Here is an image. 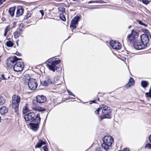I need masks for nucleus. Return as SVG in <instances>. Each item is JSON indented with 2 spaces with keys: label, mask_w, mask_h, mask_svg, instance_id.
<instances>
[{
  "label": "nucleus",
  "mask_w": 151,
  "mask_h": 151,
  "mask_svg": "<svg viewBox=\"0 0 151 151\" xmlns=\"http://www.w3.org/2000/svg\"><path fill=\"white\" fill-rule=\"evenodd\" d=\"M52 59H53V58H50L47 61V63L49 64H47V66L50 70L54 72L55 70L57 69V67L53 64L52 62Z\"/></svg>",
  "instance_id": "6e6552de"
},
{
  "label": "nucleus",
  "mask_w": 151,
  "mask_h": 151,
  "mask_svg": "<svg viewBox=\"0 0 151 151\" xmlns=\"http://www.w3.org/2000/svg\"><path fill=\"white\" fill-rule=\"evenodd\" d=\"M145 148H147L149 149H151V144L148 143L145 146Z\"/></svg>",
  "instance_id": "2f4dec72"
},
{
  "label": "nucleus",
  "mask_w": 151,
  "mask_h": 151,
  "mask_svg": "<svg viewBox=\"0 0 151 151\" xmlns=\"http://www.w3.org/2000/svg\"><path fill=\"white\" fill-rule=\"evenodd\" d=\"M37 110L39 111H45V109H37Z\"/></svg>",
  "instance_id": "37998d69"
},
{
  "label": "nucleus",
  "mask_w": 151,
  "mask_h": 151,
  "mask_svg": "<svg viewBox=\"0 0 151 151\" xmlns=\"http://www.w3.org/2000/svg\"><path fill=\"white\" fill-rule=\"evenodd\" d=\"M110 45L114 49L119 50L121 48L120 44L119 42H116L115 41H111L110 42Z\"/></svg>",
  "instance_id": "9b49d317"
},
{
  "label": "nucleus",
  "mask_w": 151,
  "mask_h": 151,
  "mask_svg": "<svg viewBox=\"0 0 151 151\" xmlns=\"http://www.w3.org/2000/svg\"><path fill=\"white\" fill-rule=\"evenodd\" d=\"M134 47L135 49L137 50H140L145 47V45L142 42H139L137 41L134 42Z\"/></svg>",
  "instance_id": "f8f14e48"
},
{
  "label": "nucleus",
  "mask_w": 151,
  "mask_h": 151,
  "mask_svg": "<svg viewBox=\"0 0 151 151\" xmlns=\"http://www.w3.org/2000/svg\"><path fill=\"white\" fill-rule=\"evenodd\" d=\"M6 45L8 47H12L13 46L14 44L12 41H9L6 42Z\"/></svg>",
  "instance_id": "5701e85b"
},
{
  "label": "nucleus",
  "mask_w": 151,
  "mask_h": 151,
  "mask_svg": "<svg viewBox=\"0 0 151 151\" xmlns=\"http://www.w3.org/2000/svg\"><path fill=\"white\" fill-rule=\"evenodd\" d=\"M6 0H0V5H1L3 2L5 1Z\"/></svg>",
  "instance_id": "c03bdc74"
},
{
  "label": "nucleus",
  "mask_w": 151,
  "mask_h": 151,
  "mask_svg": "<svg viewBox=\"0 0 151 151\" xmlns=\"http://www.w3.org/2000/svg\"><path fill=\"white\" fill-rule=\"evenodd\" d=\"M146 96L147 97H150L151 98V86L149 90V92L146 93Z\"/></svg>",
  "instance_id": "a878e982"
},
{
  "label": "nucleus",
  "mask_w": 151,
  "mask_h": 151,
  "mask_svg": "<svg viewBox=\"0 0 151 151\" xmlns=\"http://www.w3.org/2000/svg\"><path fill=\"white\" fill-rule=\"evenodd\" d=\"M36 100L38 102L42 103L46 101V99L43 96L38 95L36 97Z\"/></svg>",
  "instance_id": "ddd939ff"
},
{
  "label": "nucleus",
  "mask_w": 151,
  "mask_h": 151,
  "mask_svg": "<svg viewBox=\"0 0 151 151\" xmlns=\"http://www.w3.org/2000/svg\"><path fill=\"white\" fill-rule=\"evenodd\" d=\"M103 143L101 144L102 148L107 151L110 148L114 142L113 138L110 136H105L103 138Z\"/></svg>",
  "instance_id": "f257e3e1"
},
{
  "label": "nucleus",
  "mask_w": 151,
  "mask_h": 151,
  "mask_svg": "<svg viewBox=\"0 0 151 151\" xmlns=\"http://www.w3.org/2000/svg\"><path fill=\"white\" fill-rule=\"evenodd\" d=\"M28 85L30 89L35 90L37 88L38 84L35 79L30 78L28 83Z\"/></svg>",
  "instance_id": "423d86ee"
},
{
  "label": "nucleus",
  "mask_w": 151,
  "mask_h": 151,
  "mask_svg": "<svg viewBox=\"0 0 151 151\" xmlns=\"http://www.w3.org/2000/svg\"><path fill=\"white\" fill-rule=\"evenodd\" d=\"M28 111V109H27V107L26 106L23 109V112L24 114H25L26 112Z\"/></svg>",
  "instance_id": "f704fd0d"
},
{
  "label": "nucleus",
  "mask_w": 151,
  "mask_h": 151,
  "mask_svg": "<svg viewBox=\"0 0 151 151\" xmlns=\"http://www.w3.org/2000/svg\"><path fill=\"white\" fill-rule=\"evenodd\" d=\"M21 59V58H18L15 56L9 57L6 60V65L7 67L9 68H12L14 63L17 60Z\"/></svg>",
  "instance_id": "39448f33"
},
{
  "label": "nucleus",
  "mask_w": 151,
  "mask_h": 151,
  "mask_svg": "<svg viewBox=\"0 0 151 151\" xmlns=\"http://www.w3.org/2000/svg\"><path fill=\"white\" fill-rule=\"evenodd\" d=\"M99 98L98 97H97L96 99V100L99 101Z\"/></svg>",
  "instance_id": "864d4df0"
},
{
  "label": "nucleus",
  "mask_w": 151,
  "mask_h": 151,
  "mask_svg": "<svg viewBox=\"0 0 151 151\" xmlns=\"http://www.w3.org/2000/svg\"><path fill=\"white\" fill-rule=\"evenodd\" d=\"M111 112V110L109 107L105 106L104 107L102 110L103 115L100 117L101 121L105 118H111L110 114Z\"/></svg>",
  "instance_id": "20e7f679"
},
{
  "label": "nucleus",
  "mask_w": 151,
  "mask_h": 151,
  "mask_svg": "<svg viewBox=\"0 0 151 151\" xmlns=\"http://www.w3.org/2000/svg\"><path fill=\"white\" fill-rule=\"evenodd\" d=\"M21 101L20 97L17 95H14L12 97V105L13 108L15 109L16 113H19V106Z\"/></svg>",
  "instance_id": "f03ea898"
},
{
  "label": "nucleus",
  "mask_w": 151,
  "mask_h": 151,
  "mask_svg": "<svg viewBox=\"0 0 151 151\" xmlns=\"http://www.w3.org/2000/svg\"><path fill=\"white\" fill-rule=\"evenodd\" d=\"M131 26H129V27H128V29H130V28H131Z\"/></svg>",
  "instance_id": "6e6d98bb"
},
{
  "label": "nucleus",
  "mask_w": 151,
  "mask_h": 151,
  "mask_svg": "<svg viewBox=\"0 0 151 151\" xmlns=\"http://www.w3.org/2000/svg\"><path fill=\"white\" fill-rule=\"evenodd\" d=\"M24 65L23 63L21 62H17L14 66L13 69L14 71L20 72L24 68Z\"/></svg>",
  "instance_id": "0eeeda50"
},
{
  "label": "nucleus",
  "mask_w": 151,
  "mask_h": 151,
  "mask_svg": "<svg viewBox=\"0 0 151 151\" xmlns=\"http://www.w3.org/2000/svg\"><path fill=\"white\" fill-rule=\"evenodd\" d=\"M42 84L45 86H47L48 85V83L47 81H45L42 83Z\"/></svg>",
  "instance_id": "c756f323"
},
{
  "label": "nucleus",
  "mask_w": 151,
  "mask_h": 151,
  "mask_svg": "<svg viewBox=\"0 0 151 151\" xmlns=\"http://www.w3.org/2000/svg\"><path fill=\"white\" fill-rule=\"evenodd\" d=\"M45 143L43 141H42L40 139L39 140V142L35 146V148H40L41 146L44 145H45Z\"/></svg>",
  "instance_id": "f3484780"
},
{
  "label": "nucleus",
  "mask_w": 151,
  "mask_h": 151,
  "mask_svg": "<svg viewBox=\"0 0 151 151\" xmlns=\"http://www.w3.org/2000/svg\"><path fill=\"white\" fill-rule=\"evenodd\" d=\"M1 57L0 56V61H1Z\"/></svg>",
  "instance_id": "4d7b16f0"
},
{
  "label": "nucleus",
  "mask_w": 151,
  "mask_h": 151,
  "mask_svg": "<svg viewBox=\"0 0 151 151\" xmlns=\"http://www.w3.org/2000/svg\"><path fill=\"white\" fill-rule=\"evenodd\" d=\"M134 84V81L133 78H130L129 79V82L126 84L125 88L127 89L133 86Z\"/></svg>",
  "instance_id": "4468645a"
},
{
  "label": "nucleus",
  "mask_w": 151,
  "mask_h": 151,
  "mask_svg": "<svg viewBox=\"0 0 151 151\" xmlns=\"http://www.w3.org/2000/svg\"><path fill=\"white\" fill-rule=\"evenodd\" d=\"M102 108L101 107H99L98 109L96 110L95 111V114H99V112L100 111L102 110Z\"/></svg>",
  "instance_id": "cd10ccee"
},
{
  "label": "nucleus",
  "mask_w": 151,
  "mask_h": 151,
  "mask_svg": "<svg viewBox=\"0 0 151 151\" xmlns=\"http://www.w3.org/2000/svg\"><path fill=\"white\" fill-rule=\"evenodd\" d=\"M149 139L150 142L151 143V134L150 136L149 137Z\"/></svg>",
  "instance_id": "8fccbe9b"
},
{
  "label": "nucleus",
  "mask_w": 151,
  "mask_h": 151,
  "mask_svg": "<svg viewBox=\"0 0 151 151\" xmlns=\"http://www.w3.org/2000/svg\"><path fill=\"white\" fill-rule=\"evenodd\" d=\"M95 151H102L100 147H98L96 148Z\"/></svg>",
  "instance_id": "a18cd8bd"
},
{
  "label": "nucleus",
  "mask_w": 151,
  "mask_h": 151,
  "mask_svg": "<svg viewBox=\"0 0 151 151\" xmlns=\"http://www.w3.org/2000/svg\"><path fill=\"white\" fill-rule=\"evenodd\" d=\"M40 120L41 118L40 117V114H38L32 120L33 122H35L37 123H32L29 124V125L32 130L36 131L38 130L39 125V123L40 122Z\"/></svg>",
  "instance_id": "7ed1b4c3"
},
{
  "label": "nucleus",
  "mask_w": 151,
  "mask_h": 151,
  "mask_svg": "<svg viewBox=\"0 0 151 151\" xmlns=\"http://www.w3.org/2000/svg\"><path fill=\"white\" fill-rule=\"evenodd\" d=\"M136 36H137V32L132 30L131 33L128 36L127 40L130 42H133L135 40Z\"/></svg>",
  "instance_id": "1a4fd4ad"
},
{
  "label": "nucleus",
  "mask_w": 151,
  "mask_h": 151,
  "mask_svg": "<svg viewBox=\"0 0 151 151\" xmlns=\"http://www.w3.org/2000/svg\"><path fill=\"white\" fill-rule=\"evenodd\" d=\"M35 116V114L33 112H30L25 115L24 116V119L27 121H32L34 119Z\"/></svg>",
  "instance_id": "9d476101"
},
{
  "label": "nucleus",
  "mask_w": 151,
  "mask_h": 151,
  "mask_svg": "<svg viewBox=\"0 0 151 151\" xmlns=\"http://www.w3.org/2000/svg\"><path fill=\"white\" fill-rule=\"evenodd\" d=\"M142 25L144 26L145 27H147V24L143 23Z\"/></svg>",
  "instance_id": "603ef678"
},
{
  "label": "nucleus",
  "mask_w": 151,
  "mask_h": 151,
  "mask_svg": "<svg viewBox=\"0 0 151 151\" xmlns=\"http://www.w3.org/2000/svg\"><path fill=\"white\" fill-rule=\"evenodd\" d=\"M68 92L69 93V94L70 96H75L74 95H73L72 93L70 92L69 91H68Z\"/></svg>",
  "instance_id": "ea45409f"
},
{
  "label": "nucleus",
  "mask_w": 151,
  "mask_h": 151,
  "mask_svg": "<svg viewBox=\"0 0 151 151\" xmlns=\"http://www.w3.org/2000/svg\"><path fill=\"white\" fill-rule=\"evenodd\" d=\"M8 111V109L5 106H2L0 109V113L1 114L4 115L7 113Z\"/></svg>",
  "instance_id": "dca6fc26"
},
{
  "label": "nucleus",
  "mask_w": 151,
  "mask_h": 151,
  "mask_svg": "<svg viewBox=\"0 0 151 151\" xmlns=\"http://www.w3.org/2000/svg\"><path fill=\"white\" fill-rule=\"evenodd\" d=\"M5 102V100L2 97L0 96V105H2Z\"/></svg>",
  "instance_id": "b1692460"
},
{
  "label": "nucleus",
  "mask_w": 151,
  "mask_h": 151,
  "mask_svg": "<svg viewBox=\"0 0 151 151\" xmlns=\"http://www.w3.org/2000/svg\"><path fill=\"white\" fill-rule=\"evenodd\" d=\"M60 19L63 21H65L66 20V19L64 15L63 14H60Z\"/></svg>",
  "instance_id": "393cba45"
},
{
  "label": "nucleus",
  "mask_w": 151,
  "mask_h": 151,
  "mask_svg": "<svg viewBox=\"0 0 151 151\" xmlns=\"http://www.w3.org/2000/svg\"><path fill=\"white\" fill-rule=\"evenodd\" d=\"M24 9L21 6L18 7L16 12L17 17H19L22 15L24 12Z\"/></svg>",
  "instance_id": "2eb2a0df"
},
{
  "label": "nucleus",
  "mask_w": 151,
  "mask_h": 151,
  "mask_svg": "<svg viewBox=\"0 0 151 151\" xmlns=\"http://www.w3.org/2000/svg\"><path fill=\"white\" fill-rule=\"evenodd\" d=\"M24 27V24H20V26H19V28H22Z\"/></svg>",
  "instance_id": "09e8293b"
},
{
  "label": "nucleus",
  "mask_w": 151,
  "mask_h": 151,
  "mask_svg": "<svg viewBox=\"0 0 151 151\" xmlns=\"http://www.w3.org/2000/svg\"><path fill=\"white\" fill-rule=\"evenodd\" d=\"M2 80V79L1 78H0V82Z\"/></svg>",
  "instance_id": "5fc2aeb1"
},
{
  "label": "nucleus",
  "mask_w": 151,
  "mask_h": 151,
  "mask_svg": "<svg viewBox=\"0 0 151 151\" xmlns=\"http://www.w3.org/2000/svg\"><path fill=\"white\" fill-rule=\"evenodd\" d=\"M79 17H75L72 20L71 24H76L78 23Z\"/></svg>",
  "instance_id": "a211bd4d"
},
{
  "label": "nucleus",
  "mask_w": 151,
  "mask_h": 151,
  "mask_svg": "<svg viewBox=\"0 0 151 151\" xmlns=\"http://www.w3.org/2000/svg\"><path fill=\"white\" fill-rule=\"evenodd\" d=\"M141 84L142 87L144 88H146L148 85L147 82L145 81H141Z\"/></svg>",
  "instance_id": "4be33fe9"
},
{
  "label": "nucleus",
  "mask_w": 151,
  "mask_h": 151,
  "mask_svg": "<svg viewBox=\"0 0 151 151\" xmlns=\"http://www.w3.org/2000/svg\"><path fill=\"white\" fill-rule=\"evenodd\" d=\"M59 10L62 13H64L65 12V9L63 7H60L59 9Z\"/></svg>",
  "instance_id": "c85d7f7f"
},
{
  "label": "nucleus",
  "mask_w": 151,
  "mask_h": 151,
  "mask_svg": "<svg viewBox=\"0 0 151 151\" xmlns=\"http://www.w3.org/2000/svg\"><path fill=\"white\" fill-rule=\"evenodd\" d=\"M95 103V100L91 101L90 102V104H92V103Z\"/></svg>",
  "instance_id": "3c124183"
},
{
  "label": "nucleus",
  "mask_w": 151,
  "mask_h": 151,
  "mask_svg": "<svg viewBox=\"0 0 151 151\" xmlns=\"http://www.w3.org/2000/svg\"><path fill=\"white\" fill-rule=\"evenodd\" d=\"M31 15V13H28L27 16V18H28L29 17H30Z\"/></svg>",
  "instance_id": "49530a36"
},
{
  "label": "nucleus",
  "mask_w": 151,
  "mask_h": 151,
  "mask_svg": "<svg viewBox=\"0 0 151 151\" xmlns=\"http://www.w3.org/2000/svg\"><path fill=\"white\" fill-rule=\"evenodd\" d=\"M137 22L140 24L143 25V23L141 21L139 20H137Z\"/></svg>",
  "instance_id": "58836bf2"
},
{
  "label": "nucleus",
  "mask_w": 151,
  "mask_h": 151,
  "mask_svg": "<svg viewBox=\"0 0 151 151\" xmlns=\"http://www.w3.org/2000/svg\"><path fill=\"white\" fill-rule=\"evenodd\" d=\"M129 149L127 148L124 149L122 150H119L118 151H129Z\"/></svg>",
  "instance_id": "a19ab883"
},
{
  "label": "nucleus",
  "mask_w": 151,
  "mask_h": 151,
  "mask_svg": "<svg viewBox=\"0 0 151 151\" xmlns=\"http://www.w3.org/2000/svg\"><path fill=\"white\" fill-rule=\"evenodd\" d=\"M14 36L16 37H19V36L20 35V33H19L18 32L16 31L14 32Z\"/></svg>",
  "instance_id": "473e14b6"
},
{
  "label": "nucleus",
  "mask_w": 151,
  "mask_h": 151,
  "mask_svg": "<svg viewBox=\"0 0 151 151\" xmlns=\"http://www.w3.org/2000/svg\"><path fill=\"white\" fill-rule=\"evenodd\" d=\"M76 24H71L70 27L73 29H76V26H75Z\"/></svg>",
  "instance_id": "c9c22d12"
},
{
  "label": "nucleus",
  "mask_w": 151,
  "mask_h": 151,
  "mask_svg": "<svg viewBox=\"0 0 151 151\" xmlns=\"http://www.w3.org/2000/svg\"><path fill=\"white\" fill-rule=\"evenodd\" d=\"M16 55H17L18 56H20L21 55V53H19L18 52H16Z\"/></svg>",
  "instance_id": "de8ad7c7"
},
{
  "label": "nucleus",
  "mask_w": 151,
  "mask_h": 151,
  "mask_svg": "<svg viewBox=\"0 0 151 151\" xmlns=\"http://www.w3.org/2000/svg\"><path fill=\"white\" fill-rule=\"evenodd\" d=\"M9 31V29L8 27H7L5 29L4 36H6V35L7 33Z\"/></svg>",
  "instance_id": "72a5a7b5"
},
{
  "label": "nucleus",
  "mask_w": 151,
  "mask_h": 151,
  "mask_svg": "<svg viewBox=\"0 0 151 151\" xmlns=\"http://www.w3.org/2000/svg\"><path fill=\"white\" fill-rule=\"evenodd\" d=\"M40 12L41 13L42 15V16H43V15H44V12L42 10H40Z\"/></svg>",
  "instance_id": "79ce46f5"
},
{
  "label": "nucleus",
  "mask_w": 151,
  "mask_h": 151,
  "mask_svg": "<svg viewBox=\"0 0 151 151\" xmlns=\"http://www.w3.org/2000/svg\"><path fill=\"white\" fill-rule=\"evenodd\" d=\"M15 7H11L9 9V12L12 17L14 16L15 13Z\"/></svg>",
  "instance_id": "6ab92c4d"
},
{
  "label": "nucleus",
  "mask_w": 151,
  "mask_h": 151,
  "mask_svg": "<svg viewBox=\"0 0 151 151\" xmlns=\"http://www.w3.org/2000/svg\"><path fill=\"white\" fill-rule=\"evenodd\" d=\"M46 80L47 81L48 84H53L55 83L54 79L49 77H47L46 78Z\"/></svg>",
  "instance_id": "aec40b11"
},
{
  "label": "nucleus",
  "mask_w": 151,
  "mask_h": 151,
  "mask_svg": "<svg viewBox=\"0 0 151 151\" xmlns=\"http://www.w3.org/2000/svg\"><path fill=\"white\" fill-rule=\"evenodd\" d=\"M1 78L2 80H5L9 79L10 78V77L9 75H7L6 73H5L1 75Z\"/></svg>",
  "instance_id": "412c9836"
},
{
  "label": "nucleus",
  "mask_w": 151,
  "mask_h": 151,
  "mask_svg": "<svg viewBox=\"0 0 151 151\" xmlns=\"http://www.w3.org/2000/svg\"><path fill=\"white\" fill-rule=\"evenodd\" d=\"M43 149L44 151H48V148L46 146H44L43 147Z\"/></svg>",
  "instance_id": "4c0bfd02"
},
{
  "label": "nucleus",
  "mask_w": 151,
  "mask_h": 151,
  "mask_svg": "<svg viewBox=\"0 0 151 151\" xmlns=\"http://www.w3.org/2000/svg\"><path fill=\"white\" fill-rule=\"evenodd\" d=\"M144 32L146 33V34H144L143 35H151L150 32L148 30L146 29H144L143 31Z\"/></svg>",
  "instance_id": "7c9ffc66"
},
{
  "label": "nucleus",
  "mask_w": 151,
  "mask_h": 151,
  "mask_svg": "<svg viewBox=\"0 0 151 151\" xmlns=\"http://www.w3.org/2000/svg\"><path fill=\"white\" fill-rule=\"evenodd\" d=\"M52 62L53 64L55 65L56 66V65L58 64L61 62V61L60 60H52Z\"/></svg>",
  "instance_id": "bb28decb"
},
{
  "label": "nucleus",
  "mask_w": 151,
  "mask_h": 151,
  "mask_svg": "<svg viewBox=\"0 0 151 151\" xmlns=\"http://www.w3.org/2000/svg\"><path fill=\"white\" fill-rule=\"evenodd\" d=\"M142 2L143 3L145 4H147L149 3L147 0H142Z\"/></svg>",
  "instance_id": "e433bc0d"
}]
</instances>
